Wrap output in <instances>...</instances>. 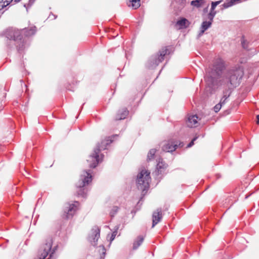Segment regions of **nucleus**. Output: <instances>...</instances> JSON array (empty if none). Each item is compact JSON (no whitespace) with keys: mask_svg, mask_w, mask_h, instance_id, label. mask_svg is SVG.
<instances>
[{"mask_svg":"<svg viewBox=\"0 0 259 259\" xmlns=\"http://www.w3.org/2000/svg\"><path fill=\"white\" fill-rule=\"evenodd\" d=\"M233 5V3H232L231 1L230 0V2L228 3H225L223 5V6L224 8H228L231 6H232Z\"/></svg>","mask_w":259,"mask_h":259,"instance_id":"29","label":"nucleus"},{"mask_svg":"<svg viewBox=\"0 0 259 259\" xmlns=\"http://www.w3.org/2000/svg\"><path fill=\"white\" fill-rule=\"evenodd\" d=\"M242 46L245 50H249V43L244 39L241 41Z\"/></svg>","mask_w":259,"mask_h":259,"instance_id":"24","label":"nucleus"},{"mask_svg":"<svg viewBox=\"0 0 259 259\" xmlns=\"http://www.w3.org/2000/svg\"><path fill=\"white\" fill-rule=\"evenodd\" d=\"M119 209V208L117 206H113L110 212V215L111 218L114 217V215L117 213Z\"/></svg>","mask_w":259,"mask_h":259,"instance_id":"23","label":"nucleus"},{"mask_svg":"<svg viewBox=\"0 0 259 259\" xmlns=\"http://www.w3.org/2000/svg\"><path fill=\"white\" fill-rule=\"evenodd\" d=\"M248 197H249V196H245V199H247Z\"/></svg>","mask_w":259,"mask_h":259,"instance_id":"37","label":"nucleus"},{"mask_svg":"<svg viewBox=\"0 0 259 259\" xmlns=\"http://www.w3.org/2000/svg\"><path fill=\"white\" fill-rule=\"evenodd\" d=\"M99 247H102V249L103 250V254H105V248L104 246L103 245H100Z\"/></svg>","mask_w":259,"mask_h":259,"instance_id":"32","label":"nucleus"},{"mask_svg":"<svg viewBox=\"0 0 259 259\" xmlns=\"http://www.w3.org/2000/svg\"><path fill=\"white\" fill-rule=\"evenodd\" d=\"M167 209V208L166 207V208L164 209V210L165 211V210H166Z\"/></svg>","mask_w":259,"mask_h":259,"instance_id":"38","label":"nucleus"},{"mask_svg":"<svg viewBox=\"0 0 259 259\" xmlns=\"http://www.w3.org/2000/svg\"><path fill=\"white\" fill-rule=\"evenodd\" d=\"M128 7L137 9L140 6V0H127Z\"/></svg>","mask_w":259,"mask_h":259,"instance_id":"16","label":"nucleus"},{"mask_svg":"<svg viewBox=\"0 0 259 259\" xmlns=\"http://www.w3.org/2000/svg\"><path fill=\"white\" fill-rule=\"evenodd\" d=\"M128 114V111L126 108H123L118 111L115 117V120H121L126 118Z\"/></svg>","mask_w":259,"mask_h":259,"instance_id":"12","label":"nucleus"},{"mask_svg":"<svg viewBox=\"0 0 259 259\" xmlns=\"http://www.w3.org/2000/svg\"><path fill=\"white\" fill-rule=\"evenodd\" d=\"M78 204V201H75L74 203H66L64 206L63 218L67 220L71 219L77 210Z\"/></svg>","mask_w":259,"mask_h":259,"instance_id":"8","label":"nucleus"},{"mask_svg":"<svg viewBox=\"0 0 259 259\" xmlns=\"http://www.w3.org/2000/svg\"><path fill=\"white\" fill-rule=\"evenodd\" d=\"M198 116L196 115H194L190 116L188 118L187 125L190 127H196V124L197 123Z\"/></svg>","mask_w":259,"mask_h":259,"instance_id":"13","label":"nucleus"},{"mask_svg":"<svg viewBox=\"0 0 259 259\" xmlns=\"http://www.w3.org/2000/svg\"><path fill=\"white\" fill-rule=\"evenodd\" d=\"M36 31V27L24 28L19 30L16 28H9L5 32L6 37L9 40L8 45L10 48L15 46L19 53L22 51L25 48V40L23 36L24 34L26 36L33 35Z\"/></svg>","mask_w":259,"mask_h":259,"instance_id":"2","label":"nucleus"},{"mask_svg":"<svg viewBox=\"0 0 259 259\" xmlns=\"http://www.w3.org/2000/svg\"><path fill=\"white\" fill-rule=\"evenodd\" d=\"M230 89H228L227 88L226 89V90L224 91V93H223V97H222V98L220 100V102L219 103L220 104H221V105L222 106L223 105H224L225 102H226V100L227 99V98L230 96V93L231 92L229 93V94H228V92H229V90Z\"/></svg>","mask_w":259,"mask_h":259,"instance_id":"18","label":"nucleus"},{"mask_svg":"<svg viewBox=\"0 0 259 259\" xmlns=\"http://www.w3.org/2000/svg\"><path fill=\"white\" fill-rule=\"evenodd\" d=\"M223 1V0H220V1H216V2H212L211 3V7H212V9H215V7L218 5H219L220 4H221L222 3V2Z\"/></svg>","mask_w":259,"mask_h":259,"instance_id":"26","label":"nucleus"},{"mask_svg":"<svg viewBox=\"0 0 259 259\" xmlns=\"http://www.w3.org/2000/svg\"><path fill=\"white\" fill-rule=\"evenodd\" d=\"M161 208H158L155 211L153 212L152 214V226L153 228L156 225H157L159 222L161 221L162 218Z\"/></svg>","mask_w":259,"mask_h":259,"instance_id":"10","label":"nucleus"},{"mask_svg":"<svg viewBox=\"0 0 259 259\" xmlns=\"http://www.w3.org/2000/svg\"><path fill=\"white\" fill-rule=\"evenodd\" d=\"M144 240V237L142 236L138 237L137 239L134 241L133 243V249H137L142 243Z\"/></svg>","mask_w":259,"mask_h":259,"instance_id":"17","label":"nucleus"},{"mask_svg":"<svg viewBox=\"0 0 259 259\" xmlns=\"http://www.w3.org/2000/svg\"><path fill=\"white\" fill-rule=\"evenodd\" d=\"M211 25V22L210 21H203L201 26V30L199 32L198 36H200L203 34L205 30L209 28Z\"/></svg>","mask_w":259,"mask_h":259,"instance_id":"14","label":"nucleus"},{"mask_svg":"<svg viewBox=\"0 0 259 259\" xmlns=\"http://www.w3.org/2000/svg\"><path fill=\"white\" fill-rule=\"evenodd\" d=\"M35 0H29V4L30 5H32L35 1Z\"/></svg>","mask_w":259,"mask_h":259,"instance_id":"34","label":"nucleus"},{"mask_svg":"<svg viewBox=\"0 0 259 259\" xmlns=\"http://www.w3.org/2000/svg\"><path fill=\"white\" fill-rule=\"evenodd\" d=\"M113 141L112 138H108L101 142V144H98L96 148L94 149V152L89 156V159H87L88 162H91L90 167L91 168H95L99 162H100L99 159V152L106 149L107 145L111 143Z\"/></svg>","mask_w":259,"mask_h":259,"instance_id":"3","label":"nucleus"},{"mask_svg":"<svg viewBox=\"0 0 259 259\" xmlns=\"http://www.w3.org/2000/svg\"><path fill=\"white\" fill-rule=\"evenodd\" d=\"M156 152V149H151L148 153L147 155V160L149 161L152 159L154 158V155Z\"/></svg>","mask_w":259,"mask_h":259,"instance_id":"22","label":"nucleus"},{"mask_svg":"<svg viewBox=\"0 0 259 259\" xmlns=\"http://www.w3.org/2000/svg\"><path fill=\"white\" fill-rule=\"evenodd\" d=\"M118 228H119L118 226H117L115 227V229L112 233L111 236L110 237V241L111 242L114 239L116 235H117V230L118 229Z\"/></svg>","mask_w":259,"mask_h":259,"instance_id":"25","label":"nucleus"},{"mask_svg":"<svg viewBox=\"0 0 259 259\" xmlns=\"http://www.w3.org/2000/svg\"><path fill=\"white\" fill-rule=\"evenodd\" d=\"M216 13H217V12H216V11H214V9H213V10H212V7H211L210 11L208 14H211L213 16H215Z\"/></svg>","mask_w":259,"mask_h":259,"instance_id":"31","label":"nucleus"},{"mask_svg":"<svg viewBox=\"0 0 259 259\" xmlns=\"http://www.w3.org/2000/svg\"><path fill=\"white\" fill-rule=\"evenodd\" d=\"M204 0H194L191 2V5L195 7L199 8L204 3Z\"/></svg>","mask_w":259,"mask_h":259,"instance_id":"20","label":"nucleus"},{"mask_svg":"<svg viewBox=\"0 0 259 259\" xmlns=\"http://www.w3.org/2000/svg\"><path fill=\"white\" fill-rule=\"evenodd\" d=\"M231 2H232V3H233V4H235L237 2H238L239 1H240V0H231Z\"/></svg>","mask_w":259,"mask_h":259,"instance_id":"33","label":"nucleus"},{"mask_svg":"<svg viewBox=\"0 0 259 259\" xmlns=\"http://www.w3.org/2000/svg\"><path fill=\"white\" fill-rule=\"evenodd\" d=\"M100 229L97 226H94L91 230L88 239L94 246H96L97 245V242L100 237Z\"/></svg>","mask_w":259,"mask_h":259,"instance_id":"9","label":"nucleus"},{"mask_svg":"<svg viewBox=\"0 0 259 259\" xmlns=\"http://www.w3.org/2000/svg\"><path fill=\"white\" fill-rule=\"evenodd\" d=\"M167 166V165L163 162V161H159L157 164V169L158 170V174H161L162 172V169H165Z\"/></svg>","mask_w":259,"mask_h":259,"instance_id":"19","label":"nucleus"},{"mask_svg":"<svg viewBox=\"0 0 259 259\" xmlns=\"http://www.w3.org/2000/svg\"><path fill=\"white\" fill-rule=\"evenodd\" d=\"M20 1L21 0H14V3H17V2H18Z\"/></svg>","mask_w":259,"mask_h":259,"instance_id":"36","label":"nucleus"},{"mask_svg":"<svg viewBox=\"0 0 259 259\" xmlns=\"http://www.w3.org/2000/svg\"><path fill=\"white\" fill-rule=\"evenodd\" d=\"M150 174V172L146 170H142L137 176V188L139 190L142 191L143 193L145 191H147L149 187Z\"/></svg>","mask_w":259,"mask_h":259,"instance_id":"4","label":"nucleus"},{"mask_svg":"<svg viewBox=\"0 0 259 259\" xmlns=\"http://www.w3.org/2000/svg\"><path fill=\"white\" fill-rule=\"evenodd\" d=\"M256 119H257L256 123H257V124H258L259 123V115H257L256 116Z\"/></svg>","mask_w":259,"mask_h":259,"instance_id":"35","label":"nucleus"},{"mask_svg":"<svg viewBox=\"0 0 259 259\" xmlns=\"http://www.w3.org/2000/svg\"><path fill=\"white\" fill-rule=\"evenodd\" d=\"M222 105L221 104H220L219 103L217 104L214 107H213V110L215 112H218L221 109V107H222Z\"/></svg>","mask_w":259,"mask_h":259,"instance_id":"27","label":"nucleus"},{"mask_svg":"<svg viewBox=\"0 0 259 259\" xmlns=\"http://www.w3.org/2000/svg\"><path fill=\"white\" fill-rule=\"evenodd\" d=\"M52 245V239L48 238L46 241V243L40 247L38 252L37 259H45L49 254V252H50V254L48 259H54L53 254L55 250L54 249L51 250Z\"/></svg>","mask_w":259,"mask_h":259,"instance_id":"7","label":"nucleus"},{"mask_svg":"<svg viewBox=\"0 0 259 259\" xmlns=\"http://www.w3.org/2000/svg\"><path fill=\"white\" fill-rule=\"evenodd\" d=\"M197 138H198V137H194L192 140V141L188 144V145H187V148H190V147H192L194 145V141H195L197 139Z\"/></svg>","mask_w":259,"mask_h":259,"instance_id":"28","label":"nucleus"},{"mask_svg":"<svg viewBox=\"0 0 259 259\" xmlns=\"http://www.w3.org/2000/svg\"><path fill=\"white\" fill-rule=\"evenodd\" d=\"M13 1V0H0V10H2L3 8L10 5Z\"/></svg>","mask_w":259,"mask_h":259,"instance_id":"21","label":"nucleus"},{"mask_svg":"<svg viewBox=\"0 0 259 259\" xmlns=\"http://www.w3.org/2000/svg\"><path fill=\"white\" fill-rule=\"evenodd\" d=\"M214 16H213L211 14H208L207 16V19L209 20V21H210L211 23L213 21V18Z\"/></svg>","mask_w":259,"mask_h":259,"instance_id":"30","label":"nucleus"},{"mask_svg":"<svg viewBox=\"0 0 259 259\" xmlns=\"http://www.w3.org/2000/svg\"><path fill=\"white\" fill-rule=\"evenodd\" d=\"M177 147V144H174L172 142H168L163 145L162 149L165 152H171L174 151Z\"/></svg>","mask_w":259,"mask_h":259,"instance_id":"11","label":"nucleus"},{"mask_svg":"<svg viewBox=\"0 0 259 259\" xmlns=\"http://www.w3.org/2000/svg\"><path fill=\"white\" fill-rule=\"evenodd\" d=\"M224 66L220 63L215 64L209 69L206 74V81L211 88L226 85L228 89L236 88L242 79L244 72L239 66L233 67L228 69L222 77Z\"/></svg>","mask_w":259,"mask_h":259,"instance_id":"1","label":"nucleus"},{"mask_svg":"<svg viewBox=\"0 0 259 259\" xmlns=\"http://www.w3.org/2000/svg\"><path fill=\"white\" fill-rule=\"evenodd\" d=\"M168 52L169 51L167 48H162L157 54L151 56L146 64L147 67L149 69L155 68L164 60Z\"/></svg>","mask_w":259,"mask_h":259,"instance_id":"5","label":"nucleus"},{"mask_svg":"<svg viewBox=\"0 0 259 259\" xmlns=\"http://www.w3.org/2000/svg\"><path fill=\"white\" fill-rule=\"evenodd\" d=\"M189 24L190 23L187 19L182 18L177 22L176 25H179L180 28H183L187 27Z\"/></svg>","mask_w":259,"mask_h":259,"instance_id":"15","label":"nucleus"},{"mask_svg":"<svg viewBox=\"0 0 259 259\" xmlns=\"http://www.w3.org/2000/svg\"><path fill=\"white\" fill-rule=\"evenodd\" d=\"M92 177L90 172V170H83L80 175V180L77 184V187L79 188L77 191L78 195L83 197H85L86 193L83 188L92 181Z\"/></svg>","mask_w":259,"mask_h":259,"instance_id":"6","label":"nucleus"}]
</instances>
